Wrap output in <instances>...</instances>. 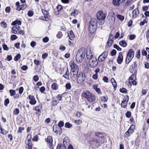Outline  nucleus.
I'll list each match as a JSON object with an SVG mask.
<instances>
[{"label":"nucleus","mask_w":149,"mask_h":149,"mask_svg":"<svg viewBox=\"0 0 149 149\" xmlns=\"http://www.w3.org/2000/svg\"><path fill=\"white\" fill-rule=\"evenodd\" d=\"M95 134L96 136L101 138H102L104 137L103 133L102 132H96L95 133Z\"/></svg>","instance_id":"nucleus-33"},{"label":"nucleus","mask_w":149,"mask_h":149,"mask_svg":"<svg viewBox=\"0 0 149 149\" xmlns=\"http://www.w3.org/2000/svg\"><path fill=\"white\" fill-rule=\"evenodd\" d=\"M123 54L122 52H120L119 53L118 55L117 59V62L118 64H121L123 61Z\"/></svg>","instance_id":"nucleus-17"},{"label":"nucleus","mask_w":149,"mask_h":149,"mask_svg":"<svg viewBox=\"0 0 149 149\" xmlns=\"http://www.w3.org/2000/svg\"><path fill=\"white\" fill-rule=\"evenodd\" d=\"M10 93V96H13L15 94V91L14 90H10L9 91Z\"/></svg>","instance_id":"nucleus-47"},{"label":"nucleus","mask_w":149,"mask_h":149,"mask_svg":"<svg viewBox=\"0 0 149 149\" xmlns=\"http://www.w3.org/2000/svg\"><path fill=\"white\" fill-rule=\"evenodd\" d=\"M38 135H35L32 138V140L33 141L37 142L38 140Z\"/></svg>","instance_id":"nucleus-63"},{"label":"nucleus","mask_w":149,"mask_h":149,"mask_svg":"<svg viewBox=\"0 0 149 149\" xmlns=\"http://www.w3.org/2000/svg\"><path fill=\"white\" fill-rule=\"evenodd\" d=\"M32 136L31 134H28L27 137L28 139L27 146L28 149H32V146L31 141Z\"/></svg>","instance_id":"nucleus-19"},{"label":"nucleus","mask_w":149,"mask_h":149,"mask_svg":"<svg viewBox=\"0 0 149 149\" xmlns=\"http://www.w3.org/2000/svg\"><path fill=\"white\" fill-rule=\"evenodd\" d=\"M126 116L128 118H130L131 116V113L130 111H127L125 113Z\"/></svg>","instance_id":"nucleus-51"},{"label":"nucleus","mask_w":149,"mask_h":149,"mask_svg":"<svg viewBox=\"0 0 149 149\" xmlns=\"http://www.w3.org/2000/svg\"><path fill=\"white\" fill-rule=\"evenodd\" d=\"M113 47L114 48L117 49V50L118 51H121L122 50L121 48L117 44H114Z\"/></svg>","instance_id":"nucleus-50"},{"label":"nucleus","mask_w":149,"mask_h":149,"mask_svg":"<svg viewBox=\"0 0 149 149\" xmlns=\"http://www.w3.org/2000/svg\"><path fill=\"white\" fill-rule=\"evenodd\" d=\"M134 50L132 49H129L127 54L126 57L125 59V63L127 64V65L131 61L134 57Z\"/></svg>","instance_id":"nucleus-4"},{"label":"nucleus","mask_w":149,"mask_h":149,"mask_svg":"<svg viewBox=\"0 0 149 149\" xmlns=\"http://www.w3.org/2000/svg\"><path fill=\"white\" fill-rule=\"evenodd\" d=\"M27 99L30 100L29 103L31 105H34L36 103V101L33 95H29L28 96V97H27Z\"/></svg>","instance_id":"nucleus-16"},{"label":"nucleus","mask_w":149,"mask_h":149,"mask_svg":"<svg viewBox=\"0 0 149 149\" xmlns=\"http://www.w3.org/2000/svg\"><path fill=\"white\" fill-rule=\"evenodd\" d=\"M22 22L20 20H16L15 21H13L11 23V25L12 26H16L18 25V26L22 24Z\"/></svg>","instance_id":"nucleus-29"},{"label":"nucleus","mask_w":149,"mask_h":149,"mask_svg":"<svg viewBox=\"0 0 149 149\" xmlns=\"http://www.w3.org/2000/svg\"><path fill=\"white\" fill-rule=\"evenodd\" d=\"M89 24L97 26V22L96 19L91 18Z\"/></svg>","instance_id":"nucleus-26"},{"label":"nucleus","mask_w":149,"mask_h":149,"mask_svg":"<svg viewBox=\"0 0 149 149\" xmlns=\"http://www.w3.org/2000/svg\"><path fill=\"white\" fill-rule=\"evenodd\" d=\"M81 96L90 102H94L95 100V95L88 91H84L81 94Z\"/></svg>","instance_id":"nucleus-1"},{"label":"nucleus","mask_w":149,"mask_h":149,"mask_svg":"<svg viewBox=\"0 0 149 149\" xmlns=\"http://www.w3.org/2000/svg\"><path fill=\"white\" fill-rule=\"evenodd\" d=\"M132 68L130 70V72L132 73H134V70L136 71V69L137 68V65L136 63H135L134 64H133L132 65Z\"/></svg>","instance_id":"nucleus-35"},{"label":"nucleus","mask_w":149,"mask_h":149,"mask_svg":"<svg viewBox=\"0 0 149 149\" xmlns=\"http://www.w3.org/2000/svg\"><path fill=\"white\" fill-rule=\"evenodd\" d=\"M78 75H75L73 74H70V79L73 81H75L76 80Z\"/></svg>","instance_id":"nucleus-40"},{"label":"nucleus","mask_w":149,"mask_h":149,"mask_svg":"<svg viewBox=\"0 0 149 149\" xmlns=\"http://www.w3.org/2000/svg\"><path fill=\"white\" fill-rule=\"evenodd\" d=\"M27 14L29 16L31 17L33 15L34 13L33 11L29 10Z\"/></svg>","instance_id":"nucleus-58"},{"label":"nucleus","mask_w":149,"mask_h":149,"mask_svg":"<svg viewBox=\"0 0 149 149\" xmlns=\"http://www.w3.org/2000/svg\"><path fill=\"white\" fill-rule=\"evenodd\" d=\"M97 26L89 24L88 26V31L89 33L88 36L91 38H93L94 36L93 33H95L96 30Z\"/></svg>","instance_id":"nucleus-8"},{"label":"nucleus","mask_w":149,"mask_h":149,"mask_svg":"<svg viewBox=\"0 0 149 149\" xmlns=\"http://www.w3.org/2000/svg\"><path fill=\"white\" fill-rule=\"evenodd\" d=\"M2 46L4 50L8 51L9 50V48L6 45L3 44Z\"/></svg>","instance_id":"nucleus-57"},{"label":"nucleus","mask_w":149,"mask_h":149,"mask_svg":"<svg viewBox=\"0 0 149 149\" xmlns=\"http://www.w3.org/2000/svg\"><path fill=\"white\" fill-rule=\"evenodd\" d=\"M19 112V109L15 108L13 111V113L15 115H18Z\"/></svg>","instance_id":"nucleus-48"},{"label":"nucleus","mask_w":149,"mask_h":149,"mask_svg":"<svg viewBox=\"0 0 149 149\" xmlns=\"http://www.w3.org/2000/svg\"><path fill=\"white\" fill-rule=\"evenodd\" d=\"M89 65L92 68L95 67L97 65L98 62L96 57L93 58L92 59L89 61Z\"/></svg>","instance_id":"nucleus-14"},{"label":"nucleus","mask_w":149,"mask_h":149,"mask_svg":"<svg viewBox=\"0 0 149 149\" xmlns=\"http://www.w3.org/2000/svg\"><path fill=\"white\" fill-rule=\"evenodd\" d=\"M86 56L87 58L89 59L90 60L92 59L93 58L95 57H93V53L91 52V50H90L89 52L87 53Z\"/></svg>","instance_id":"nucleus-24"},{"label":"nucleus","mask_w":149,"mask_h":149,"mask_svg":"<svg viewBox=\"0 0 149 149\" xmlns=\"http://www.w3.org/2000/svg\"><path fill=\"white\" fill-rule=\"evenodd\" d=\"M100 99L102 101L106 102L108 100V97L107 96H102L101 97Z\"/></svg>","instance_id":"nucleus-41"},{"label":"nucleus","mask_w":149,"mask_h":149,"mask_svg":"<svg viewBox=\"0 0 149 149\" xmlns=\"http://www.w3.org/2000/svg\"><path fill=\"white\" fill-rule=\"evenodd\" d=\"M64 123L62 121H60L58 124V127L61 128L64 126Z\"/></svg>","instance_id":"nucleus-53"},{"label":"nucleus","mask_w":149,"mask_h":149,"mask_svg":"<svg viewBox=\"0 0 149 149\" xmlns=\"http://www.w3.org/2000/svg\"><path fill=\"white\" fill-rule=\"evenodd\" d=\"M28 6L26 4H22L20 5V7H17L16 10L18 11H20L21 10H24L26 9Z\"/></svg>","instance_id":"nucleus-28"},{"label":"nucleus","mask_w":149,"mask_h":149,"mask_svg":"<svg viewBox=\"0 0 149 149\" xmlns=\"http://www.w3.org/2000/svg\"><path fill=\"white\" fill-rule=\"evenodd\" d=\"M119 44L123 47H125L127 45V43L125 40H123L120 41Z\"/></svg>","instance_id":"nucleus-36"},{"label":"nucleus","mask_w":149,"mask_h":149,"mask_svg":"<svg viewBox=\"0 0 149 149\" xmlns=\"http://www.w3.org/2000/svg\"><path fill=\"white\" fill-rule=\"evenodd\" d=\"M69 72L68 69L66 72L65 74L63 75V76L67 79H69Z\"/></svg>","instance_id":"nucleus-37"},{"label":"nucleus","mask_w":149,"mask_h":149,"mask_svg":"<svg viewBox=\"0 0 149 149\" xmlns=\"http://www.w3.org/2000/svg\"><path fill=\"white\" fill-rule=\"evenodd\" d=\"M78 13L77 10L76 9H74L73 11L71 13L70 15L72 16H73L75 17L76 16L78 15Z\"/></svg>","instance_id":"nucleus-38"},{"label":"nucleus","mask_w":149,"mask_h":149,"mask_svg":"<svg viewBox=\"0 0 149 149\" xmlns=\"http://www.w3.org/2000/svg\"><path fill=\"white\" fill-rule=\"evenodd\" d=\"M86 50L82 48L79 49L76 55V60L77 63H81L84 60L85 57Z\"/></svg>","instance_id":"nucleus-2"},{"label":"nucleus","mask_w":149,"mask_h":149,"mask_svg":"<svg viewBox=\"0 0 149 149\" xmlns=\"http://www.w3.org/2000/svg\"><path fill=\"white\" fill-rule=\"evenodd\" d=\"M0 132L3 134L6 135V134L8 132L6 131L5 130L2 129L1 127H0Z\"/></svg>","instance_id":"nucleus-42"},{"label":"nucleus","mask_w":149,"mask_h":149,"mask_svg":"<svg viewBox=\"0 0 149 149\" xmlns=\"http://www.w3.org/2000/svg\"><path fill=\"white\" fill-rule=\"evenodd\" d=\"M116 16L121 21H123L124 19V17L121 15L118 14Z\"/></svg>","instance_id":"nucleus-39"},{"label":"nucleus","mask_w":149,"mask_h":149,"mask_svg":"<svg viewBox=\"0 0 149 149\" xmlns=\"http://www.w3.org/2000/svg\"><path fill=\"white\" fill-rule=\"evenodd\" d=\"M134 71V73H132L127 79L128 84L130 86L132 85L136 86L137 84L136 78L137 72L135 70Z\"/></svg>","instance_id":"nucleus-3"},{"label":"nucleus","mask_w":149,"mask_h":149,"mask_svg":"<svg viewBox=\"0 0 149 149\" xmlns=\"http://www.w3.org/2000/svg\"><path fill=\"white\" fill-rule=\"evenodd\" d=\"M113 40H109L108 39V41L107 42V44L109 47H110L113 44Z\"/></svg>","instance_id":"nucleus-43"},{"label":"nucleus","mask_w":149,"mask_h":149,"mask_svg":"<svg viewBox=\"0 0 149 149\" xmlns=\"http://www.w3.org/2000/svg\"><path fill=\"white\" fill-rule=\"evenodd\" d=\"M111 80L114 89L116 90L117 87V84L116 81L113 78H111Z\"/></svg>","instance_id":"nucleus-32"},{"label":"nucleus","mask_w":149,"mask_h":149,"mask_svg":"<svg viewBox=\"0 0 149 149\" xmlns=\"http://www.w3.org/2000/svg\"><path fill=\"white\" fill-rule=\"evenodd\" d=\"M106 15L102 11H98L97 14L98 22L100 25H102L104 22Z\"/></svg>","instance_id":"nucleus-5"},{"label":"nucleus","mask_w":149,"mask_h":149,"mask_svg":"<svg viewBox=\"0 0 149 149\" xmlns=\"http://www.w3.org/2000/svg\"><path fill=\"white\" fill-rule=\"evenodd\" d=\"M17 38L18 37L16 35L13 34L11 36L10 39L12 40H14L17 39Z\"/></svg>","instance_id":"nucleus-46"},{"label":"nucleus","mask_w":149,"mask_h":149,"mask_svg":"<svg viewBox=\"0 0 149 149\" xmlns=\"http://www.w3.org/2000/svg\"><path fill=\"white\" fill-rule=\"evenodd\" d=\"M21 55L19 54H17L14 58V60L15 61H17L21 58Z\"/></svg>","instance_id":"nucleus-45"},{"label":"nucleus","mask_w":149,"mask_h":149,"mask_svg":"<svg viewBox=\"0 0 149 149\" xmlns=\"http://www.w3.org/2000/svg\"><path fill=\"white\" fill-rule=\"evenodd\" d=\"M135 129V125H131L127 131L125 133L124 137L127 138L129 137L134 132Z\"/></svg>","instance_id":"nucleus-9"},{"label":"nucleus","mask_w":149,"mask_h":149,"mask_svg":"<svg viewBox=\"0 0 149 149\" xmlns=\"http://www.w3.org/2000/svg\"><path fill=\"white\" fill-rule=\"evenodd\" d=\"M45 140L47 143L48 147L50 149H52L53 147V139L52 137L51 136H48L47 138L45 139Z\"/></svg>","instance_id":"nucleus-11"},{"label":"nucleus","mask_w":149,"mask_h":149,"mask_svg":"<svg viewBox=\"0 0 149 149\" xmlns=\"http://www.w3.org/2000/svg\"><path fill=\"white\" fill-rule=\"evenodd\" d=\"M68 36L69 39L71 40H73L75 36L72 30H71L69 31L68 33Z\"/></svg>","instance_id":"nucleus-27"},{"label":"nucleus","mask_w":149,"mask_h":149,"mask_svg":"<svg viewBox=\"0 0 149 149\" xmlns=\"http://www.w3.org/2000/svg\"><path fill=\"white\" fill-rule=\"evenodd\" d=\"M129 99V97L128 95H126L125 99L122 101L121 103V107H122L125 108L127 105V102Z\"/></svg>","instance_id":"nucleus-21"},{"label":"nucleus","mask_w":149,"mask_h":149,"mask_svg":"<svg viewBox=\"0 0 149 149\" xmlns=\"http://www.w3.org/2000/svg\"><path fill=\"white\" fill-rule=\"evenodd\" d=\"M108 52L107 51H104L99 56L98 58V61L99 62H101L105 60L108 56Z\"/></svg>","instance_id":"nucleus-12"},{"label":"nucleus","mask_w":149,"mask_h":149,"mask_svg":"<svg viewBox=\"0 0 149 149\" xmlns=\"http://www.w3.org/2000/svg\"><path fill=\"white\" fill-rule=\"evenodd\" d=\"M56 97H53L52 98V106H54L56 105L59 102V101L57 100Z\"/></svg>","instance_id":"nucleus-30"},{"label":"nucleus","mask_w":149,"mask_h":149,"mask_svg":"<svg viewBox=\"0 0 149 149\" xmlns=\"http://www.w3.org/2000/svg\"><path fill=\"white\" fill-rule=\"evenodd\" d=\"M120 91L121 93H127V90L125 88H121L120 90Z\"/></svg>","instance_id":"nucleus-54"},{"label":"nucleus","mask_w":149,"mask_h":149,"mask_svg":"<svg viewBox=\"0 0 149 149\" xmlns=\"http://www.w3.org/2000/svg\"><path fill=\"white\" fill-rule=\"evenodd\" d=\"M132 17L136 18L137 17L139 14V10L138 8L135 9L132 12Z\"/></svg>","instance_id":"nucleus-20"},{"label":"nucleus","mask_w":149,"mask_h":149,"mask_svg":"<svg viewBox=\"0 0 149 149\" xmlns=\"http://www.w3.org/2000/svg\"><path fill=\"white\" fill-rule=\"evenodd\" d=\"M63 34L61 31H59L56 35V37L58 39L61 38L63 36Z\"/></svg>","instance_id":"nucleus-44"},{"label":"nucleus","mask_w":149,"mask_h":149,"mask_svg":"<svg viewBox=\"0 0 149 149\" xmlns=\"http://www.w3.org/2000/svg\"><path fill=\"white\" fill-rule=\"evenodd\" d=\"M20 27L18 25L14 26L12 28L11 32L12 33L15 34H19L24 36L25 34V32L23 30H20Z\"/></svg>","instance_id":"nucleus-6"},{"label":"nucleus","mask_w":149,"mask_h":149,"mask_svg":"<svg viewBox=\"0 0 149 149\" xmlns=\"http://www.w3.org/2000/svg\"><path fill=\"white\" fill-rule=\"evenodd\" d=\"M10 101L8 98L6 99L4 101V105L6 106L8 105V104L9 103Z\"/></svg>","instance_id":"nucleus-59"},{"label":"nucleus","mask_w":149,"mask_h":149,"mask_svg":"<svg viewBox=\"0 0 149 149\" xmlns=\"http://www.w3.org/2000/svg\"><path fill=\"white\" fill-rule=\"evenodd\" d=\"M136 57L138 58H139L141 57L140 55V50H139L136 53Z\"/></svg>","instance_id":"nucleus-55"},{"label":"nucleus","mask_w":149,"mask_h":149,"mask_svg":"<svg viewBox=\"0 0 149 149\" xmlns=\"http://www.w3.org/2000/svg\"><path fill=\"white\" fill-rule=\"evenodd\" d=\"M72 126V125L70 124L69 122H66L65 123V127L67 128H70Z\"/></svg>","instance_id":"nucleus-49"},{"label":"nucleus","mask_w":149,"mask_h":149,"mask_svg":"<svg viewBox=\"0 0 149 149\" xmlns=\"http://www.w3.org/2000/svg\"><path fill=\"white\" fill-rule=\"evenodd\" d=\"M70 65L71 68L70 71H79V67L76 64L74 63L73 60L71 61L70 63Z\"/></svg>","instance_id":"nucleus-10"},{"label":"nucleus","mask_w":149,"mask_h":149,"mask_svg":"<svg viewBox=\"0 0 149 149\" xmlns=\"http://www.w3.org/2000/svg\"><path fill=\"white\" fill-rule=\"evenodd\" d=\"M42 12L44 15V18L41 19L45 21H48L50 17L48 11L44 9H42Z\"/></svg>","instance_id":"nucleus-13"},{"label":"nucleus","mask_w":149,"mask_h":149,"mask_svg":"<svg viewBox=\"0 0 149 149\" xmlns=\"http://www.w3.org/2000/svg\"><path fill=\"white\" fill-rule=\"evenodd\" d=\"M121 3V0H113L112 3L115 6H119Z\"/></svg>","instance_id":"nucleus-31"},{"label":"nucleus","mask_w":149,"mask_h":149,"mask_svg":"<svg viewBox=\"0 0 149 149\" xmlns=\"http://www.w3.org/2000/svg\"><path fill=\"white\" fill-rule=\"evenodd\" d=\"M116 54V51L115 49H113L111 52L110 54L111 56H115Z\"/></svg>","instance_id":"nucleus-52"},{"label":"nucleus","mask_w":149,"mask_h":149,"mask_svg":"<svg viewBox=\"0 0 149 149\" xmlns=\"http://www.w3.org/2000/svg\"><path fill=\"white\" fill-rule=\"evenodd\" d=\"M85 78V74L83 72H80L78 74L76 79L77 82L79 84H81L84 82Z\"/></svg>","instance_id":"nucleus-7"},{"label":"nucleus","mask_w":149,"mask_h":149,"mask_svg":"<svg viewBox=\"0 0 149 149\" xmlns=\"http://www.w3.org/2000/svg\"><path fill=\"white\" fill-rule=\"evenodd\" d=\"M28 68L26 65H23L21 67V69L24 71H26L27 70Z\"/></svg>","instance_id":"nucleus-62"},{"label":"nucleus","mask_w":149,"mask_h":149,"mask_svg":"<svg viewBox=\"0 0 149 149\" xmlns=\"http://www.w3.org/2000/svg\"><path fill=\"white\" fill-rule=\"evenodd\" d=\"M1 26H3L4 28H6L7 27V24L5 22H2L1 23Z\"/></svg>","instance_id":"nucleus-64"},{"label":"nucleus","mask_w":149,"mask_h":149,"mask_svg":"<svg viewBox=\"0 0 149 149\" xmlns=\"http://www.w3.org/2000/svg\"><path fill=\"white\" fill-rule=\"evenodd\" d=\"M98 85L97 84H95L93 86V88L98 93H100L101 91L99 88H97Z\"/></svg>","instance_id":"nucleus-34"},{"label":"nucleus","mask_w":149,"mask_h":149,"mask_svg":"<svg viewBox=\"0 0 149 149\" xmlns=\"http://www.w3.org/2000/svg\"><path fill=\"white\" fill-rule=\"evenodd\" d=\"M42 109V106L41 104H39L33 108V110L36 111V115H40Z\"/></svg>","instance_id":"nucleus-15"},{"label":"nucleus","mask_w":149,"mask_h":149,"mask_svg":"<svg viewBox=\"0 0 149 149\" xmlns=\"http://www.w3.org/2000/svg\"><path fill=\"white\" fill-rule=\"evenodd\" d=\"M56 8L57 11L59 12L63 9V7L61 5H59L57 6Z\"/></svg>","instance_id":"nucleus-61"},{"label":"nucleus","mask_w":149,"mask_h":149,"mask_svg":"<svg viewBox=\"0 0 149 149\" xmlns=\"http://www.w3.org/2000/svg\"><path fill=\"white\" fill-rule=\"evenodd\" d=\"M24 130V127H19L18 128V130L17 132V133H22V132L23 130Z\"/></svg>","instance_id":"nucleus-60"},{"label":"nucleus","mask_w":149,"mask_h":149,"mask_svg":"<svg viewBox=\"0 0 149 149\" xmlns=\"http://www.w3.org/2000/svg\"><path fill=\"white\" fill-rule=\"evenodd\" d=\"M70 143V140L69 139L64 138L63 142V146L65 148H66V146L69 145Z\"/></svg>","instance_id":"nucleus-23"},{"label":"nucleus","mask_w":149,"mask_h":149,"mask_svg":"<svg viewBox=\"0 0 149 149\" xmlns=\"http://www.w3.org/2000/svg\"><path fill=\"white\" fill-rule=\"evenodd\" d=\"M88 143L91 145H96L99 143L98 140L96 139H93L92 140H89Z\"/></svg>","instance_id":"nucleus-25"},{"label":"nucleus","mask_w":149,"mask_h":149,"mask_svg":"<svg viewBox=\"0 0 149 149\" xmlns=\"http://www.w3.org/2000/svg\"><path fill=\"white\" fill-rule=\"evenodd\" d=\"M62 94H58L56 97H56V99H57V100H58V101L59 102L61 100H62Z\"/></svg>","instance_id":"nucleus-56"},{"label":"nucleus","mask_w":149,"mask_h":149,"mask_svg":"<svg viewBox=\"0 0 149 149\" xmlns=\"http://www.w3.org/2000/svg\"><path fill=\"white\" fill-rule=\"evenodd\" d=\"M59 88V85L56 83H53L51 85V88L52 91H56Z\"/></svg>","instance_id":"nucleus-22"},{"label":"nucleus","mask_w":149,"mask_h":149,"mask_svg":"<svg viewBox=\"0 0 149 149\" xmlns=\"http://www.w3.org/2000/svg\"><path fill=\"white\" fill-rule=\"evenodd\" d=\"M53 130L56 134H60L62 133V130L61 128L58 127L57 125L53 126Z\"/></svg>","instance_id":"nucleus-18"}]
</instances>
